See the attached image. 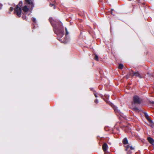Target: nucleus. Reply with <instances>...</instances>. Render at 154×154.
Here are the masks:
<instances>
[{"label": "nucleus", "instance_id": "1", "mask_svg": "<svg viewBox=\"0 0 154 154\" xmlns=\"http://www.w3.org/2000/svg\"><path fill=\"white\" fill-rule=\"evenodd\" d=\"M51 24L53 27L54 31L55 33L57 35V39L62 42L66 43L69 41L67 38V35L69 34V32L66 28H65L66 31L65 40L63 41H62L61 38L63 37L64 34V28L63 26L62 23L57 20H54L52 17H50L49 19Z\"/></svg>", "mask_w": 154, "mask_h": 154}, {"label": "nucleus", "instance_id": "2", "mask_svg": "<svg viewBox=\"0 0 154 154\" xmlns=\"http://www.w3.org/2000/svg\"><path fill=\"white\" fill-rule=\"evenodd\" d=\"M25 6L22 8V10L24 12H27L29 9L32 10L34 7L33 1L31 0H25Z\"/></svg>", "mask_w": 154, "mask_h": 154}, {"label": "nucleus", "instance_id": "3", "mask_svg": "<svg viewBox=\"0 0 154 154\" xmlns=\"http://www.w3.org/2000/svg\"><path fill=\"white\" fill-rule=\"evenodd\" d=\"M143 103V100L137 96H135V106L137 105L141 106ZM138 109L135 107V112L137 111Z\"/></svg>", "mask_w": 154, "mask_h": 154}, {"label": "nucleus", "instance_id": "4", "mask_svg": "<svg viewBox=\"0 0 154 154\" xmlns=\"http://www.w3.org/2000/svg\"><path fill=\"white\" fill-rule=\"evenodd\" d=\"M122 143L124 145L125 147V149L126 151H127L129 148L131 150H133L134 149V148L132 147V146H130L128 144V140L126 137L123 139Z\"/></svg>", "mask_w": 154, "mask_h": 154}, {"label": "nucleus", "instance_id": "5", "mask_svg": "<svg viewBox=\"0 0 154 154\" xmlns=\"http://www.w3.org/2000/svg\"><path fill=\"white\" fill-rule=\"evenodd\" d=\"M129 108L131 109L134 112H135V95L133 96V98L131 99L129 103Z\"/></svg>", "mask_w": 154, "mask_h": 154}, {"label": "nucleus", "instance_id": "6", "mask_svg": "<svg viewBox=\"0 0 154 154\" xmlns=\"http://www.w3.org/2000/svg\"><path fill=\"white\" fill-rule=\"evenodd\" d=\"M22 13V8L20 7L17 6L14 9V13L16 14L19 17H21Z\"/></svg>", "mask_w": 154, "mask_h": 154}, {"label": "nucleus", "instance_id": "7", "mask_svg": "<svg viewBox=\"0 0 154 154\" xmlns=\"http://www.w3.org/2000/svg\"><path fill=\"white\" fill-rule=\"evenodd\" d=\"M122 129L123 130H125L126 132L128 133L129 132L131 133V129L130 125H128L126 126H123L122 127Z\"/></svg>", "mask_w": 154, "mask_h": 154}, {"label": "nucleus", "instance_id": "8", "mask_svg": "<svg viewBox=\"0 0 154 154\" xmlns=\"http://www.w3.org/2000/svg\"><path fill=\"white\" fill-rule=\"evenodd\" d=\"M113 109H114L117 115H119L123 117L124 114L123 113H122L120 110L118 109L117 107L115 106H112Z\"/></svg>", "mask_w": 154, "mask_h": 154}, {"label": "nucleus", "instance_id": "9", "mask_svg": "<svg viewBox=\"0 0 154 154\" xmlns=\"http://www.w3.org/2000/svg\"><path fill=\"white\" fill-rule=\"evenodd\" d=\"M102 149L104 152L105 154H106V151L108 149V146L106 143H104L102 145Z\"/></svg>", "mask_w": 154, "mask_h": 154}, {"label": "nucleus", "instance_id": "10", "mask_svg": "<svg viewBox=\"0 0 154 154\" xmlns=\"http://www.w3.org/2000/svg\"><path fill=\"white\" fill-rule=\"evenodd\" d=\"M144 116L146 118L150 123H152V121L150 119L147 113L146 112H144Z\"/></svg>", "mask_w": 154, "mask_h": 154}, {"label": "nucleus", "instance_id": "11", "mask_svg": "<svg viewBox=\"0 0 154 154\" xmlns=\"http://www.w3.org/2000/svg\"><path fill=\"white\" fill-rule=\"evenodd\" d=\"M148 142L152 145H154V140L151 137H148L147 138Z\"/></svg>", "mask_w": 154, "mask_h": 154}, {"label": "nucleus", "instance_id": "12", "mask_svg": "<svg viewBox=\"0 0 154 154\" xmlns=\"http://www.w3.org/2000/svg\"><path fill=\"white\" fill-rule=\"evenodd\" d=\"M52 2H53V3H50L49 5V6L52 7V6L54 7V9H55V5H57V3L56 2V0H52Z\"/></svg>", "mask_w": 154, "mask_h": 154}, {"label": "nucleus", "instance_id": "13", "mask_svg": "<svg viewBox=\"0 0 154 154\" xmlns=\"http://www.w3.org/2000/svg\"><path fill=\"white\" fill-rule=\"evenodd\" d=\"M135 76L137 77L140 78H143V75L138 72H135Z\"/></svg>", "mask_w": 154, "mask_h": 154}, {"label": "nucleus", "instance_id": "14", "mask_svg": "<svg viewBox=\"0 0 154 154\" xmlns=\"http://www.w3.org/2000/svg\"><path fill=\"white\" fill-rule=\"evenodd\" d=\"M139 3V5L140 6L141 5H145V2L143 0H137Z\"/></svg>", "mask_w": 154, "mask_h": 154}, {"label": "nucleus", "instance_id": "15", "mask_svg": "<svg viewBox=\"0 0 154 154\" xmlns=\"http://www.w3.org/2000/svg\"><path fill=\"white\" fill-rule=\"evenodd\" d=\"M123 65L122 64H119V66H118V68L119 69H123Z\"/></svg>", "mask_w": 154, "mask_h": 154}, {"label": "nucleus", "instance_id": "16", "mask_svg": "<svg viewBox=\"0 0 154 154\" xmlns=\"http://www.w3.org/2000/svg\"><path fill=\"white\" fill-rule=\"evenodd\" d=\"M23 5V2L22 1H20L18 4V5H17V6H18V7H20L21 8V6L22 5Z\"/></svg>", "mask_w": 154, "mask_h": 154}, {"label": "nucleus", "instance_id": "17", "mask_svg": "<svg viewBox=\"0 0 154 154\" xmlns=\"http://www.w3.org/2000/svg\"><path fill=\"white\" fill-rule=\"evenodd\" d=\"M135 128L137 131H139L141 129V126L139 127L138 126H137L136 125H135Z\"/></svg>", "mask_w": 154, "mask_h": 154}, {"label": "nucleus", "instance_id": "18", "mask_svg": "<svg viewBox=\"0 0 154 154\" xmlns=\"http://www.w3.org/2000/svg\"><path fill=\"white\" fill-rule=\"evenodd\" d=\"M94 59L96 60L97 61H98V56L97 55L95 54Z\"/></svg>", "mask_w": 154, "mask_h": 154}, {"label": "nucleus", "instance_id": "19", "mask_svg": "<svg viewBox=\"0 0 154 154\" xmlns=\"http://www.w3.org/2000/svg\"><path fill=\"white\" fill-rule=\"evenodd\" d=\"M22 18L23 20H26V16H25L24 14H23V15L22 16Z\"/></svg>", "mask_w": 154, "mask_h": 154}, {"label": "nucleus", "instance_id": "20", "mask_svg": "<svg viewBox=\"0 0 154 154\" xmlns=\"http://www.w3.org/2000/svg\"><path fill=\"white\" fill-rule=\"evenodd\" d=\"M129 149H130V148H129V149H128V150L127 151V154H131V151H130L129 150Z\"/></svg>", "mask_w": 154, "mask_h": 154}, {"label": "nucleus", "instance_id": "21", "mask_svg": "<svg viewBox=\"0 0 154 154\" xmlns=\"http://www.w3.org/2000/svg\"><path fill=\"white\" fill-rule=\"evenodd\" d=\"M32 20L34 23H36V19L34 17H32Z\"/></svg>", "mask_w": 154, "mask_h": 154}, {"label": "nucleus", "instance_id": "22", "mask_svg": "<svg viewBox=\"0 0 154 154\" xmlns=\"http://www.w3.org/2000/svg\"><path fill=\"white\" fill-rule=\"evenodd\" d=\"M13 9H14V8L12 7H11L10 8V9H9V11L11 12L13 11Z\"/></svg>", "mask_w": 154, "mask_h": 154}, {"label": "nucleus", "instance_id": "23", "mask_svg": "<svg viewBox=\"0 0 154 154\" xmlns=\"http://www.w3.org/2000/svg\"><path fill=\"white\" fill-rule=\"evenodd\" d=\"M94 102L96 103H98V100L97 99H96L94 100Z\"/></svg>", "mask_w": 154, "mask_h": 154}, {"label": "nucleus", "instance_id": "24", "mask_svg": "<svg viewBox=\"0 0 154 154\" xmlns=\"http://www.w3.org/2000/svg\"><path fill=\"white\" fill-rule=\"evenodd\" d=\"M149 103H151L153 105H154V101H150L149 102Z\"/></svg>", "mask_w": 154, "mask_h": 154}, {"label": "nucleus", "instance_id": "25", "mask_svg": "<svg viewBox=\"0 0 154 154\" xmlns=\"http://www.w3.org/2000/svg\"><path fill=\"white\" fill-rule=\"evenodd\" d=\"M94 95L96 97H97V95L96 94H94Z\"/></svg>", "mask_w": 154, "mask_h": 154}, {"label": "nucleus", "instance_id": "26", "mask_svg": "<svg viewBox=\"0 0 154 154\" xmlns=\"http://www.w3.org/2000/svg\"><path fill=\"white\" fill-rule=\"evenodd\" d=\"M2 7V5L1 4H0V9H1Z\"/></svg>", "mask_w": 154, "mask_h": 154}, {"label": "nucleus", "instance_id": "27", "mask_svg": "<svg viewBox=\"0 0 154 154\" xmlns=\"http://www.w3.org/2000/svg\"><path fill=\"white\" fill-rule=\"evenodd\" d=\"M113 10L111 9V14H112V11Z\"/></svg>", "mask_w": 154, "mask_h": 154}, {"label": "nucleus", "instance_id": "28", "mask_svg": "<svg viewBox=\"0 0 154 154\" xmlns=\"http://www.w3.org/2000/svg\"><path fill=\"white\" fill-rule=\"evenodd\" d=\"M132 7H133V10L134 8V5H132Z\"/></svg>", "mask_w": 154, "mask_h": 154}, {"label": "nucleus", "instance_id": "29", "mask_svg": "<svg viewBox=\"0 0 154 154\" xmlns=\"http://www.w3.org/2000/svg\"><path fill=\"white\" fill-rule=\"evenodd\" d=\"M152 77L154 78V76H152Z\"/></svg>", "mask_w": 154, "mask_h": 154}]
</instances>
